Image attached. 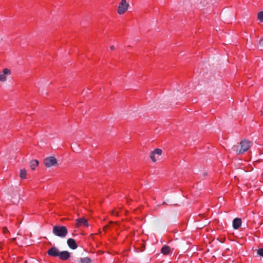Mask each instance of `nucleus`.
I'll return each mask as SVG.
<instances>
[{
    "label": "nucleus",
    "instance_id": "nucleus-1",
    "mask_svg": "<svg viewBox=\"0 0 263 263\" xmlns=\"http://www.w3.org/2000/svg\"><path fill=\"white\" fill-rule=\"evenodd\" d=\"M52 233L57 236L64 238L67 235L68 230L64 226H55L53 228Z\"/></svg>",
    "mask_w": 263,
    "mask_h": 263
},
{
    "label": "nucleus",
    "instance_id": "nucleus-2",
    "mask_svg": "<svg viewBox=\"0 0 263 263\" xmlns=\"http://www.w3.org/2000/svg\"><path fill=\"white\" fill-rule=\"evenodd\" d=\"M129 5L126 0H121L117 7V13L122 15L125 13L128 9Z\"/></svg>",
    "mask_w": 263,
    "mask_h": 263
},
{
    "label": "nucleus",
    "instance_id": "nucleus-3",
    "mask_svg": "<svg viewBox=\"0 0 263 263\" xmlns=\"http://www.w3.org/2000/svg\"><path fill=\"white\" fill-rule=\"evenodd\" d=\"M162 151L160 148H156L153 152H151L149 154V157L152 161L155 162L157 160L160 159Z\"/></svg>",
    "mask_w": 263,
    "mask_h": 263
},
{
    "label": "nucleus",
    "instance_id": "nucleus-4",
    "mask_svg": "<svg viewBox=\"0 0 263 263\" xmlns=\"http://www.w3.org/2000/svg\"><path fill=\"white\" fill-rule=\"evenodd\" d=\"M11 74V69L5 68L0 71V82L4 83L7 80V76Z\"/></svg>",
    "mask_w": 263,
    "mask_h": 263
},
{
    "label": "nucleus",
    "instance_id": "nucleus-5",
    "mask_svg": "<svg viewBox=\"0 0 263 263\" xmlns=\"http://www.w3.org/2000/svg\"><path fill=\"white\" fill-rule=\"evenodd\" d=\"M251 142L248 140H242L240 143V148L238 151V154H241L246 152L251 146Z\"/></svg>",
    "mask_w": 263,
    "mask_h": 263
},
{
    "label": "nucleus",
    "instance_id": "nucleus-6",
    "mask_svg": "<svg viewBox=\"0 0 263 263\" xmlns=\"http://www.w3.org/2000/svg\"><path fill=\"white\" fill-rule=\"evenodd\" d=\"M57 160L53 156L48 157L44 160V163L47 167H50L55 166L57 164Z\"/></svg>",
    "mask_w": 263,
    "mask_h": 263
},
{
    "label": "nucleus",
    "instance_id": "nucleus-7",
    "mask_svg": "<svg viewBox=\"0 0 263 263\" xmlns=\"http://www.w3.org/2000/svg\"><path fill=\"white\" fill-rule=\"evenodd\" d=\"M76 225L77 227H87L88 226V223L86 219L84 217H82L76 219Z\"/></svg>",
    "mask_w": 263,
    "mask_h": 263
},
{
    "label": "nucleus",
    "instance_id": "nucleus-8",
    "mask_svg": "<svg viewBox=\"0 0 263 263\" xmlns=\"http://www.w3.org/2000/svg\"><path fill=\"white\" fill-rule=\"evenodd\" d=\"M25 238L22 236L17 234V237H14L12 239L13 241H16V243L20 246L25 245V242L24 241Z\"/></svg>",
    "mask_w": 263,
    "mask_h": 263
},
{
    "label": "nucleus",
    "instance_id": "nucleus-9",
    "mask_svg": "<svg viewBox=\"0 0 263 263\" xmlns=\"http://www.w3.org/2000/svg\"><path fill=\"white\" fill-rule=\"evenodd\" d=\"M59 250L55 247H52L48 251V254L50 256L56 257L59 256Z\"/></svg>",
    "mask_w": 263,
    "mask_h": 263
},
{
    "label": "nucleus",
    "instance_id": "nucleus-10",
    "mask_svg": "<svg viewBox=\"0 0 263 263\" xmlns=\"http://www.w3.org/2000/svg\"><path fill=\"white\" fill-rule=\"evenodd\" d=\"M58 256L61 260H67L70 257V253L68 251H62L59 252Z\"/></svg>",
    "mask_w": 263,
    "mask_h": 263
},
{
    "label": "nucleus",
    "instance_id": "nucleus-11",
    "mask_svg": "<svg viewBox=\"0 0 263 263\" xmlns=\"http://www.w3.org/2000/svg\"><path fill=\"white\" fill-rule=\"evenodd\" d=\"M161 253L163 255H170L172 253L171 248L167 245H164L161 249Z\"/></svg>",
    "mask_w": 263,
    "mask_h": 263
},
{
    "label": "nucleus",
    "instance_id": "nucleus-12",
    "mask_svg": "<svg viewBox=\"0 0 263 263\" xmlns=\"http://www.w3.org/2000/svg\"><path fill=\"white\" fill-rule=\"evenodd\" d=\"M67 244L69 247L73 250L77 249L78 247V246L75 240L72 238L68 239Z\"/></svg>",
    "mask_w": 263,
    "mask_h": 263
},
{
    "label": "nucleus",
    "instance_id": "nucleus-13",
    "mask_svg": "<svg viewBox=\"0 0 263 263\" xmlns=\"http://www.w3.org/2000/svg\"><path fill=\"white\" fill-rule=\"evenodd\" d=\"M241 220L240 218H236L233 221V227L234 229H238L241 226Z\"/></svg>",
    "mask_w": 263,
    "mask_h": 263
},
{
    "label": "nucleus",
    "instance_id": "nucleus-14",
    "mask_svg": "<svg viewBox=\"0 0 263 263\" xmlns=\"http://www.w3.org/2000/svg\"><path fill=\"white\" fill-rule=\"evenodd\" d=\"M38 165L39 162L36 160H33L30 162V166L32 170H35Z\"/></svg>",
    "mask_w": 263,
    "mask_h": 263
},
{
    "label": "nucleus",
    "instance_id": "nucleus-15",
    "mask_svg": "<svg viewBox=\"0 0 263 263\" xmlns=\"http://www.w3.org/2000/svg\"><path fill=\"white\" fill-rule=\"evenodd\" d=\"M27 171L25 169H21L20 171V177L22 179H25L26 178Z\"/></svg>",
    "mask_w": 263,
    "mask_h": 263
},
{
    "label": "nucleus",
    "instance_id": "nucleus-16",
    "mask_svg": "<svg viewBox=\"0 0 263 263\" xmlns=\"http://www.w3.org/2000/svg\"><path fill=\"white\" fill-rule=\"evenodd\" d=\"M81 263H92L91 260L89 257H83L80 259Z\"/></svg>",
    "mask_w": 263,
    "mask_h": 263
},
{
    "label": "nucleus",
    "instance_id": "nucleus-17",
    "mask_svg": "<svg viewBox=\"0 0 263 263\" xmlns=\"http://www.w3.org/2000/svg\"><path fill=\"white\" fill-rule=\"evenodd\" d=\"M257 17L258 20H259L260 22H263V11H261L258 13Z\"/></svg>",
    "mask_w": 263,
    "mask_h": 263
},
{
    "label": "nucleus",
    "instance_id": "nucleus-18",
    "mask_svg": "<svg viewBox=\"0 0 263 263\" xmlns=\"http://www.w3.org/2000/svg\"><path fill=\"white\" fill-rule=\"evenodd\" d=\"M257 254L259 256L263 257V248L258 249L257 250Z\"/></svg>",
    "mask_w": 263,
    "mask_h": 263
},
{
    "label": "nucleus",
    "instance_id": "nucleus-19",
    "mask_svg": "<svg viewBox=\"0 0 263 263\" xmlns=\"http://www.w3.org/2000/svg\"><path fill=\"white\" fill-rule=\"evenodd\" d=\"M259 47L261 49L263 50V38L260 40Z\"/></svg>",
    "mask_w": 263,
    "mask_h": 263
},
{
    "label": "nucleus",
    "instance_id": "nucleus-20",
    "mask_svg": "<svg viewBox=\"0 0 263 263\" xmlns=\"http://www.w3.org/2000/svg\"><path fill=\"white\" fill-rule=\"evenodd\" d=\"M3 232L4 234H5L6 233L8 232V230L6 227H4L3 228Z\"/></svg>",
    "mask_w": 263,
    "mask_h": 263
},
{
    "label": "nucleus",
    "instance_id": "nucleus-21",
    "mask_svg": "<svg viewBox=\"0 0 263 263\" xmlns=\"http://www.w3.org/2000/svg\"><path fill=\"white\" fill-rule=\"evenodd\" d=\"M109 48L111 50H113L115 49V47L113 45L110 46Z\"/></svg>",
    "mask_w": 263,
    "mask_h": 263
},
{
    "label": "nucleus",
    "instance_id": "nucleus-22",
    "mask_svg": "<svg viewBox=\"0 0 263 263\" xmlns=\"http://www.w3.org/2000/svg\"><path fill=\"white\" fill-rule=\"evenodd\" d=\"M114 215H117V213H114Z\"/></svg>",
    "mask_w": 263,
    "mask_h": 263
}]
</instances>
